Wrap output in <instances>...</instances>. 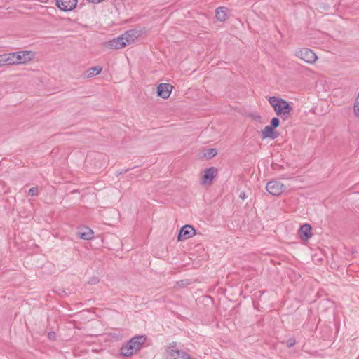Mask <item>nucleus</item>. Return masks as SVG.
<instances>
[{"mask_svg":"<svg viewBox=\"0 0 359 359\" xmlns=\"http://www.w3.org/2000/svg\"><path fill=\"white\" fill-rule=\"evenodd\" d=\"M141 36V32L136 29L127 31L121 36L113 39L107 43L109 49H121L134 43Z\"/></svg>","mask_w":359,"mask_h":359,"instance_id":"1","label":"nucleus"},{"mask_svg":"<svg viewBox=\"0 0 359 359\" xmlns=\"http://www.w3.org/2000/svg\"><path fill=\"white\" fill-rule=\"evenodd\" d=\"M268 102L276 115L282 116L284 119L287 118L293 110L292 104L284 99L272 96L268 97Z\"/></svg>","mask_w":359,"mask_h":359,"instance_id":"2","label":"nucleus"},{"mask_svg":"<svg viewBox=\"0 0 359 359\" xmlns=\"http://www.w3.org/2000/svg\"><path fill=\"white\" fill-rule=\"evenodd\" d=\"M146 341L143 335L133 337L126 344L121 348V353L123 356L129 357L135 355Z\"/></svg>","mask_w":359,"mask_h":359,"instance_id":"3","label":"nucleus"},{"mask_svg":"<svg viewBox=\"0 0 359 359\" xmlns=\"http://www.w3.org/2000/svg\"><path fill=\"white\" fill-rule=\"evenodd\" d=\"M165 357L167 359H195L180 348L175 342L170 343L166 346Z\"/></svg>","mask_w":359,"mask_h":359,"instance_id":"4","label":"nucleus"},{"mask_svg":"<svg viewBox=\"0 0 359 359\" xmlns=\"http://www.w3.org/2000/svg\"><path fill=\"white\" fill-rule=\"evenodd\" d=\"M13 55L15 65H25L34 60L35 53L30 50H21L14 52Z\"/></svg>","mask_w":359,"mask_h":359,"instance_id":"5","label":"nucleus"},{"mask_svg":"<svg viewBox=\"0 0 359 359\" xmlns=\"http://www.w3.org/2000/svg\"><path fill=\"white\" fill-rule=\"evenodd\" d=\"M295 55L309 64L314 63L318 59L316 53L311 49L306 48H302L297 50L295 51Z\"/></svg>","mask_w":359,"mask_h":359,"instance_id":"6","label":"nucleus"},{"mask_svg":"<svg viewBox=\"0 0 359 359\" xmlns=\"http://www.w3.org/2000/svg\"><path fill=\"white\" fill-rule=\"evenodd\" d=\"M266 189L273 196H279L284 191L285 186L279 180H273L266 184Z\"/></svg>","mask_w":359,"mask_h":359,"instance_id":"7","label":"nucleus"},{"mask_svg":"<svg viewBox=\"0 0 359 359\" xmlns=\"http://www.w3.org/2000/svg\"><path fill=\"white\" fill-rule=\"evenodd\" d=\"M217 174V169L214 167L208 168L203 171L201 175V184H210Z\"/></svg>","mask_w":359,"mask_h":359,"instance_id":"8","label":"nucleus"},{"mask_svg":"<svg viewBox=\"0 0 359 359\" xmlns=\"http://www.w3.org/2000/svg\"><path fill=\"white\" fill-rule=\"evenodd\" d=\"M196 234V230L191 225H185L184 226L177 236L178 241H184L187 240L189 238L193 237Z\"/></svg>","mask_w":359,"mask_h":359,"instance_id":"9","label":"nucleus"},{"mask_svg":"<svg viewBox=\"0 0 359 359\" xmlns=\"http://www.w3.org/2000/svg\"><path fill=\"white\" fill-rule=\"evenodd\" d=\"M78 0H57V6L63 11H70L75 8Z\"/></svg>","mask_w":359,"mask_h":359,"instance_id":"10","label":"nucleus"},{"mask_svg":"<svg viewBox=\"0 0 359 359\" xmlns=\"http://www.w3.org/2000/svg\"><path fill=\"white\" fill-rule=\"evenodd\" d=\"M172 90V86L169 83H161L157 87L158 96L166 99L170 95Z\"/></svg>","mask_w":359,"mask_h":359,"instance_id":"11","label":"nucleus"},{"mask_svg":"<svg viewBox=\"0 0 359 359\" xmlns=\"http://www.w3.org/2000/svg\"><path fill=\"white\" fill-rule=\"evenodd\" d=\"M311 226L305 224L299 230V236L302 241H308L311 237Z\"/></svg>","mask_w":359,"mask_h":359,"instance_id":"12","label":"nucleus"},{"mask_svg":"<svg viewBox=\"0 0 359 359\" xmlns=\"http://www.w3.org/2000/svg\"><path fill=\"white\" fill-rule=\"evenodd\" d=\"M273 129L274 128H273L272 126H266L262 130V137L263 139L271 138L272 140L276 138L278 134L274 131Z\"/></svg>","mask_w":359,"mask_h":359,"instance_id":"13","label":"nucleus"},{"mask_svg":"<svg viewBox=\"0 0 359 359\" xmlns=\"http://www.w3.org/2000/svg\"><path fill=\"white\" fill-rule=\"evenodd\" d=\"M79 237L84 240H91L94 237V232L88 227H84L79 231Z\"/></svg>","mask_w":359,"mask_h":359,"instance_id":"14","label":"nucleus"},{"mask_svg":"<svg viewBox=\"0 0 359 359\" xmlns=\"http://www.w3.org/2000/svg\"><path fill=\"white\" fill-rule=\"evenodd\" d=\"M215 16L217 19L221 22H224L227 19V8L225 7H219L215 11Z\"/></svg>","mask_w":359,"mask_h":359,"instance_id":"15","label":"nucleus"},{"mask_svg":"<svg viewBox=\"0 0 359 359\" xmlns=\"http://www.w3.org/2000/svg\"><path fill=\"white\" fill-rule=\"evenodd\" d=\"M2 65H13L15 64L13 53L1 55Z\"/></svg>","mask_w":359,"mask_h":359,"instance_id":"16","label":"nucleus"},{"mask_svg":"<svg viewBox=\"0 0 359 359\" xmlns=\"http://www.w3.org/2000/svg\"><path fill=\"white\" fill-rule=\"evenodd\" d=\"M102 68L100 66L93 67L86 72L85 76L87 78H90L99 74L102 72Z\"/></svg>","mask_w":359,"mask_h":359,"instance_id":"17","label":"nucleus"},{"mask_svg":"<svg viewBox=\"0 0 359 359\" xmlns=\"http://www.w3.org/2000/svg\"><path fill=\"white\" fill-rule=\"evenodd\" d=\"M217 154V151L215 149H208L204 150L203 156L207 158H212Z\"/></svg>","mask_w":359,"mask_h":359,"instance_id":"18","label":"nucleus"},{"mask_svg":"<svg viewBox=\"0 0 359 359\" xmlns=\"http://www.w3.org/2000/svg\"><path fill=\"white\" fill-rule=\"evenodd\" d=\"M280 124V121L278 118L274 117L271 121V125L269 126H272L273 128L278 127Z\"/></svg>","mask_w":359,"mask_h":359,"instance_id":"19","label":"nucleus"},{"mask_svg":"<svg viewBox=\"0 0 359 359\" xmlns=\"http://www.w3.org/2000/svg\"><path fill=\"white\" fill-rule=\"evenodd\" d=\"M29 194L32 196H37L39 194L38 187H32L29 190Z\"/></svg>","mask_w":359,"mask_h":359,"instance_id":"20","label":"nucleus"},{"mask_svg":"<svg viewBox=\"0 0 359 359\" xmlns=\"http://www.w3.org/2000/svg\"><path fill=\"white\" fill-rule=\"evenodd\" d=\"M295 343H296V341H295V339H293V338H290V339H289L287 340V346H288V347H292V346H293L295 344Z\"/></svg>","mask_w":359,"mask_h":359,"instance_id":"21","label":"nucleus"},{"mask_svg":"<svg viewBox=\"0 0 359 359\" xmlns=\"http://www.w3.org/2000/svg\"><path fill=\"white\" fill-rule=\"evenodd\" d=\"M48 337L49 339L54 340L56 337V334L54 332H50L48 334Z\"/></svg>","mask_w":359,"mask_h":359,"instance_id":"22","label":"nucleus"},{"mask_svg":"<svg viewBox=\"0 0 359 359\" xmlns=\"http://www.w3.org/2000/svg\"><path fill=\"white\" fill-rule=\"evenodd\" d=\"M97 282H98V279H97V278H95V277H94V278H91V279L89 280V283H91V284H95V283H97Z\"/></svg>","mask_w":359,"mask_h":359,"instance_id":"23","label":"nucleus"},{"mask_svg":"<svg viewBox=\"0 0 359 359\" xmlns=\"http://www.w3.org/2000/svg\"><path fill=\"white\" fill-rule=\"evenodd\" d=\"M239 197L242 199V200H245L246 198V196H245V194L244 192H241L239 195Z\"/></svg>","mask_w":359,"mask_h":359,"instance_id":"24","label":"nucleus"}]
</instances>
